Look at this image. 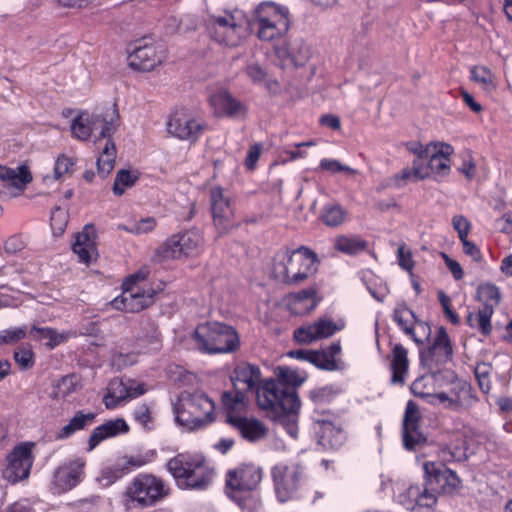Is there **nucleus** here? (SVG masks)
Listing matches in <instances>:
<instances>
[{
    "mask_svg": "<svg viewBox=\"0 0 512 512\" xmlns=\"http://www.w3.org/2000/svg\"><path fill=\"white\" fill-rule=\"evenodd\" d=\"M276 376V380L265 381L263 390L258 391L259 407L264 410L299 411L300 400L296 387L306 380V374L299 373L289 367L280 366L276 370Z\"/></svg>",
    "mask_w": 512,
    "mask_h": 512,
    "instance_id": "obj_1",
    "label": "nucleus"
},
{
    "mask_svg": "<svg viewBox=\"0 0 512 512\" xmlns=\"http://www.w3.org/2000/svg\"><path fill=\"white\" fill-rule=\"evenodd\" d=\"M319 259L317 254L305 246L296 250H280L273 258L275 279L287 285H300L316 274Z\"/></svg>",
    "mask_w": 512,
    "mask_h": 512,
    "instance_id": "obj_2",
    "label": "nucleus"
},
{
    "mask_svg": "<svg viewBox=\"0 0 512 512\" xmlns=\"http://www.w3.org/2000/svg\"><path fill=\"white\" fill-rule=\"evenodd\" d=\"M167 469L181 489L204 490L215 476L202 455L178 454L168 461Z\"/></svg>",
    "mask_w": 512,
    "mask_h": 512,
    "instance_id": "obj_3",
    "label": "nucleus"
},
{
    "mask_svg": "<svg viewBox=\"0 0 512 512\" xmlns=\"http://www.w3.org/2000/svg\"><path fill=\"white\" fill-rule=\"evenodd\" d=\"M93 132L98 133L94 144L98 153L97 168L102 177H106L114 169L116 145L111 138L119 126V114L115 107L102 113L91 114Z\"/></svg>",
    "mask_w": 512,
    "mask_h": 512,
    "instance_id": "obj_4",
    "label": "nucleus"
},
{
    "mask_svg": "<svg viewBox=\"0 0 512 512\" xmlns=\"http://www.w3.org/2000/svg\"><path fill=\"white\" fill-rule=\"evenodd\" d=\"M262 469L253 464H243L226 474V487L231 498L241 509L254 510L261 507L260 500L252 492L262 480Z\"/></svg>",
    "mask_w": 512,
    "mask_h": 512,
    "instance_id": "obj_5",
    "label": "nucleus"
},
{
    "mask_svg": "<svg viewBox=\"0 0 512 512\" xmlns=\"http://www.w3.org/2000/svg\"><path fill=\"white\" fill-rule=\"evenodd\" d=\"M215 404L205 394H182L173 406L177 423L193 431L215 420Z\"/></svg>",
    "mask_w": 512,
    "mask_h": 512,
    "instance_id": "obj_6",
    "label": "nucleus"
},
{
    "mask_svg": "<svg viewBox=\"0 0 512 512\" xmlns=\"http://www.w3.org/2000/svg\"><path fill=\"white\" fill-rule=\"evenodd\" d=\"M193 340L196 348L206 354L234 352L240 344L236 330L232 326L219 322L198 325L194 331Z\"/></svg>",
    "mask_w": 512,
    "mask_h": 512,
    "instance_id": "obj_7",
    "label": "nucleus"
},
{
    "mask_svg": "<svg viewBox=\"0 0 512 512\" xmlns=\"http://www.w3.org/2000/svg\"><path fill=\"white\" fill-rule=\"evenodd\" d=\"M252 24L257 28V36L260 40L279 39L290 28L289 10L272 1L261 2L253 12Z\"/></svg>",
    "mask_w": 512,
    "mask_h": 512,
    "instance_id": "obj_8",
    "label": "nucleus"
},
{
    "mask_svg": "<svg viewBox=\"0 0 512 512\" xmlns=\"http://www.w3.org/2000/svg\"><path fill=\"white\" fill-rule=\"evenodd\" d=\"M170 494V487L152 474H139L126 490V505L132 509H144L156 505Z\"/></svg>",
    "mask_w": 512,
    "mask_h": 512,
    "instance_id": "obj_9",
    "label": "nucleus"
},
{
    "mask_svg": "<svg viewBox=\"0 0 512 512\" xmlns=\"http://www.w3.org/2000/svg\"><path fill=\"white\" fill-rule=\"evenodd\" d=\"M278 501L285 503L296 498L305 480V467L299 462L278 463L271 469Z\"/></svg>",
    "mask_w": 512,
    "mask_h": 512,
    "instance_id": "obj_10",
    "label": "nucleus"
},
{
    "mask_svg": "<svg viewBox=\"0 0 512 512\" xmlns=\"http://www.w3.org/2000/svg\"><path fill=\"white\" fill-rule=\"evenodd\" d=\"M203 243L200 231L193 229L169 237L156 250L159 261L175 260L198 255Z\"/></svg>",
    "mask_w": 512,
    "mask_h": 512,
    "instance_id": "obj_11",
    "label": "nucleus"
},
{
    "mask_svg": "<svg viewBox=\"0 0 512 512\" xmlns=\"http://www.w3.org/2000/svg\"><path fill=\"white\" fill-rule=\"evenodd\" d=\"M426 485L443 494H453L461 488V480L456 472L442 463L426 461L423 463Z\"/></svg>",
    "mask_w": 512,
    "mask_h": 512,
    "instance_id": "obj_12",
    "label": "nucleus"
},
{
    "mask_svg": "<svg viewBox=\"0 0 512 512\" xmlns=\"http://www.w3.org/2000/svg\"><path fill=\"white\" fill-rule=\"evenodd\" d=\"M453 358V347L444 327H439L437 333L426 349L420 351L421 364L430 371H435L450 362Z\"/></svg>",
    "mask_w": 512,
    "mask_h": 512,
    "instance_id": "obj_13",
    "label": "nucleus"
},
{
    "mask_svg": "<svg viewBox=\"0 0 512 512\" xmlns=\"http://www.w3.org/2000/svg\"><path fill=\"white\" fill-rule=\"evenodd\" d=\"M34 446L35 444L31 442L21 443L7 456L3 476L8 482L14 484L29 476L34 460L32 455Z\"/></svg>",
    "mask_w": 512,
    "mask_h": 512,
    "instance_id": "obj_14",
    "label": "nucleus"
},
{
    "mask_svg": "<svg viewBox=\"0 0 512 512\" xmlns=\"http://www.w3.org/2000/svg\"><path fill=\"white\" fill-rule=\"evenodd\" d=\"M206 129L205 122L185 111L175 112L167 122L168 133L180 140L196 142Z\"/></svg>",
    "mask_w": 512,
    "mask_h": 512,
    "instance_id": "obj_15",
    "label": "nucleus"
},
{
    "mask_svg": "<svg viewBox=\"0 0 512 512\" xmlns=\"http://www.w3.org/2000/svg\"><path fill=\"white\" fill-rule=\"evenodd\" d=\"M210 205L213 223L220 235L226 234L235 227L234 209L229 197L224 194L220 187H213L210 190Z\"/></svg>",
    "mask_w": 512,
    "mask_h": 512,
    "instance_id": "obj_16",
    "label": "nucleus"
},
{
    "mask_svg": "<svg viewBox=\"0 0 512 512\" xmlns=\"http://www.w3.org/2000/svg\"><path fill=\"white\" fill-rule=\"evenodd\" d=\"M165 58V52L162 49L148 42L145 39L136 42L133 50L129 53V65L139 71H151L159 65Z\"/></svg>",
    "mask_w": 512,
    "mask_h": 512,
    "instance_id": "obj_17",
    "label": "nucleus"
},
{
    "mask_svg": "<svg viewBox=\"0 0 512 512\" xmlns=\"http://www.w3.org/2000/svg\"><path fill=\"white\" fill-rule=\"evenodd\" d=\"M154 291L144 287H123L120 296L112 301L117 310L136 313L149 307L153 303Z\"/></svg>",
    "mask_w": 512,
    "mask_h": 512,
    "instance_id": "obj_18",
    "label": "nucleus"
},
{
    "mask_svg": "<svg viewBox=\"0 0 512 512\" xmlns=\"http://www.w3.org/2000/svg\"><path fill=\"white\" fill-rule=\"evenodd\" d=\"M85 460L73 459L60 466L54 473L53 489L56 493L68 491L81 482L84 475Z\"/></svg>",
    "mask_w": 512,
    "mask_h": 512,
    "instance_id": "obj_19",
    "label": "nucleus"
},
{
    "mask_svg": "<svg viewBox=\"0 0 512 512\" xmlns=\"http://www.w3.org/2000/svg\"><path fill=\"white\" fill-rule=\"evenodd\" d=\"M419 420L418 406L408 401L403 419V444L408 450H414L426 442V437L419 430Z\"/></svg>",
    "mask_w": 512,
    "mask_h": 512,
    "instance_id": "obj_20",
    "label": "nucleus"
},
{
    "mask_svg": "<svg viewBox=\"0 0 512 512\" xmlns=\"http://www.w3.org/2000/svg\"><path fill=\"white\" fill-rule=\"evenodd\" d=\"M341 327L331 319H318L312 324L302 326L294 331V339L299 343L310 344L316 340L328 338Z\"/></svg>",
    "mask_w": 512,
    "mask_h": 512,
    "instance_id": "obj_21",
    "label": "nucleus"
},
{
    "mask_svg": "<svg viewBox=\"0 0 512 512\" xmlns=\"http://www.w3.org/2000/svg\"><path fill=\"white\" fill-rule=\"evenodd\" d=\"M234 389L242 392H255L258 397V391L263 390L261 384V372L258 366L243 363L234 370L232 378Z\"/></svg>",
    "mask_w": 512,
    "mask_h": 512,
    "instance_id": "obj_22",
    "label": "nucleus"
},
{
    "mask_svg": "<svg viewBox=\"0 0 512 512\" xmlns=\"http://www.w3.org/2000/svg\"><path fill=\"white\" fill-rule=\"evenodd\" d=\"M72 250L79 261L85 264H89L97 256L96 229L93 225H86L76 234Z\"/></svg>",
    "mask_w": 512,
    "mask_h": 512,
    "instance_id": "obj_23",
    "label": "nucleus"
},
{
    "mask_svg": "<svg viewBox=\"0 0 512 512\" xmlns=\"http://www.w3.org/2000/svg\"><path fill=\"white\" fill-rule=\"evenodd\" d=\"M432 148L428 155V164L431 176L442 178L450 173V156L453 153V147L447 143H432Z\"/></svg>",
    "mask_w": 512,
    "mask_h": 512,
    "instance_id": "obj_24",
    "label": "nucleus"
},
{
    "mask_svg": "<svg viewBox=\"0 0 512 512\" xmlns=\"http://www.w3.org/2000/svg\"><path fill=\"white\" fill-rule=\"evenodd\" d=\"M391 384L403 386L409 372L408 350L400 343L392 347L388 356Z\"/></svg>",
    "mask_w": 512,
    "mask_h": 512,
    "instance_id": "obj_25",
    "label": "nucleus"
},
{
    "mask_svg": "<svg viewBox=\"0 0 512 512\" xmlns=\"http://www.w3.org/2000/svg\"><path fill=\"white\" fill-rule=\"evenodd\" d=\"M227 421L249 442H258L267 436L266 426L256 419L229 415Z\"/></svg>",
    "mask_w": 512,
    "mask_h": 512,
    "instance_id": "obj_26",
    "label": "nucleus"
},
{
    "mask_svg": "<svg viewBox=\"0 0 512 512\" xmlns=\"http://www.w3.org/2000/svg\"><path fill=\"white\" fill-rule=\"evenodd\" d=\"M128 431L129 426L122 418L106 421L93 429L88 440V451L95 449L102 441Z\"/></svg>",
    "mask_w": 512,
    "mask_h": 512,
    "instance_id": "obj_27",
    "label": "nucleus"
},
{
    "mask_svg": "<svg viewBox=\"0 0 512 512\" xmlns=\"http://www.w3.org/2000/svg\"><path fill=\"white\" fill-rule=\"evenodd\" d=\"M209 102L218 116L234 117L243 110L242 104L225 89L214 91L209 97Z\"/></svg>",
    "mask_w": 512,
    "mask_h": 512,
    "instance_id": "obj_28",
    "label": "nucleus"
},
{
    "mask_svg": "<svg viewBox=\"0 0 512 512\" xmlns=\"http://www.w3.org/2000/svg\"><path fill=\"white\" fill-rule=\"evenodd\" d=\"M400 502L407 510H414L415 508L431 509L436 504L437 497L428 489L421 492L419 486H410L404 494L400 495Z\"/></svg>",
    "mask_w": 512,
    "mask_h": 512,
    "instance_id": "obj_29",
    "label": "nucleus"
},
{
    "mask_svg": "<svg viewBox=\"0 0 512 512\" xmlns=\"http://www.w3.org/2000/svg\"><path fill=\"white\" fill-rule=\"evenodd\" d=\"M316 294V289L310 287L290 295V311L296 315H303L312 311L317 306Z\"/></svg>",
    "mask_w": 512,
    "mask_h": 512,
    "instance_id": "obj_30",
    "label": "nucleus"
},
{
    "mask_svg": "<svg viewBox=\"0 0 512 512\" xmlns=\"http://www.w3.org/2000/svg\"><path fill=\"white\" fill-rule=\"evenodd\" d=\"M95 418L96 414L93 412L84 413L83 411H77L69 422L55 433V439L65 440L70 438L76 432L93 424Z\"/></svg>",
    "mask_w": 512,
    "mask_h": 512,
    "instance_id": "obj_31",
    "label": "nucleus"
},
{
    "mask_svg": "<svg viewBox=\"0 0 512 512\" xmlns=\"http://www.w3.org/2000/svg\"><path fill=\"white\" fill-rule=\"evenodd\" d=\"M393 320L415 343H423V341L416 336L414 331L413 323L416 321V316L414 312L407 307L406 303H397L393 311Z\"/></svg>",
    "mask_w": 512,
    "mask_h": 512,
    "instance_id": "obj_32",
    "label": "nucleus"
},
{
    "mask_svg": "<svg viewBox=\"0 0 512 512\" xmlns=\"http://www.w3.org/2000/svg\"><path fill=\"white\" fill-rule=\"evenodd\" d=\"M29 335L35 341H44L49 348L53 349L56 346L66 342L71 336V333H58L52 328L33 326L29 331Z\"/></svg>",
    "mask_w": 512,
    "mask_h": 512,
    "instance_id": "obj_33",
    "label": "nucleus"
},
{
    "mask_svg": "<svg viewBox=\"0 0 512 512\" xmlns=\"http://www.w3.org/2000/svg\"><path fill=\"white\" fill-rule=\"evenodd\" d=\"M129 401V395L126 388V382L115 378L111 380L107 386V392L103 398V402L107 409H113L118 405Z\"/></svg>",
    "mask_w": 512,
    "mask_h": 512,
    "instance_id": "obj_34",
    "label": "nucleus"
},
{
    "mask_svg": "<svg viewBox=\"0 0 512 512\" xmlns=\"http://www.w3.org/2000/svg\"><path fill=\"white\" fill-rule=\"evenodd\" d=\"M0 179L8 185L23 190L31 182L32 175L25 166H20L16 169L0 167Z\"/></svg>",
    "mask_w": 512,
    "mask_h": 512,
    "instance_id": "obj_35",
    "label": "nucleus"
},
{
    "mask_svg": "<svg viewBox=\"0 0 512 512\" xmlns=\"http://www.w3.org/2000/svg\"><path fill=\"white\" fill-rule=\"evenodd\" d=\"M494 309L492 305H483L477 313H470L467 317V323L472 328H478L482 334L488 335L491 332V316Z\"/></svg>",
    "mask_w": 512,
    "mask_h": 512,
    "instance_id": "obj_36",
    "label": "nucleus"
},
{
    "mask_svg": "<svg viewBox=\"0 0 512 512\" xmlns=\"http://www.w3.org/2000/svg\"><path fill=\"white\" fill-rule=\"evenodd\" d=\"M367 243L359 236L340 235L335 239L334 247L336 250L355 255L365 250Z\"/></svg>",
    "mask_w": 512,
    "mask_h": 512,
    "instance_id": "obj_37",
    "label": "nucleus"
},
{
    "mask_svg": "<svg viewBox=\"0 0 512 512\" xmlns=\"http://www.w3.org/2000/svg\"><path fill=\"white\" fill-rule=\"evenodd\" d=\"M344 440L345 435L341 429L336 428L330 422H323L321 424L320 441L324 446L337 449L342 446Z\"/></svg>",
    "mask_w": 512,
    "mask_h": 512,
    "instance_id": "obj_38",
    "label": "nucleus"
},
{
    "mask_svg": "<svg viewBox=\"0 0 512 512\" xmlns=\"http://www.w3.org/2000/svg\"><path fill=\"white\" fill-rule=\"evenodd\" d=\"M139 179V173L136 170L121 169L117 172L113 192L115 195H122L124 192L133 187Z\"/></svg>",
    "mask_w": 512,
    "mask_h": 512,
    "instance_id": "obj_39",
    "label": "nucleus"
},
{
    "mask_svg": "<svg viewBox=\"0 0 512 512\" xmlns=\"http://www.w3.org/2000/svg\"><path fill=\"white\" fill-rule=\"evenodd\" d=\"M233 18L234 16L230 14H227L226 16H217L210 18L208 29L211 37L215 41L222 44V41L225 37V34L227 33V30H229Z\"/></svg>",
    "mask_w": 512,
    "mask_h": 512,
    "instance_id": "obj_40",
    "label": "nucleus"
},
{
    "mask_svg": "<svg viewBox=\"0 0 512 512\" xmlns=\"http://www.w3.org/2000/svg\"><path fill=\"white\" fill-rule=\"evenodd\" d=\"M346 214V210L339 204L326 205L320 219L326 226L338 227L345 221Z\"/></svg>",
    "mask_w": 512,
    "mask_h": 512,
    "instance_id": "obj_41",
    "label": "nucleus"
},
{
    "mask_svg": "<svg viewBox=\"0 0 512 512\" xmlns=\"http://www.w3.org/2000/svg\"><path fill=\"white\" fill-rule=\"evenodd\" d=\"M428 403L432 405H441L443 408L450 410H458L462 405L460 395L454 390H451L449 393H432Z\"/></svg>",
    "mask_w": 512,
    "mask_h": 512,
    "instance_id": "obj_42",
    "label": "nucleus"
},
{
    "mask_svg": "<svg viewBox=\"0 0 512 512\" xmlns=\"http://www.w3.org/2000/svg\"><path fill=\"white\" fill-rule=\"evenodd\" d=\"M274 413L280 425L293 438L298 437L297 413L298 411H286L284 409L270 410Z\"/></svg>",
    "mask_w": 512,
    "mask_h": 512,
    "instance_id": "obj_43",
    "label": "nucleus"
},
{
    "mask_svg": "<svg viewBox=\"0 0 512 512\" xmlns=\"http://www.w3.org/2000/svg\"><path fill=\"white\" fill-rule=\"evenodd\" d=\"M90 121V114L85 112L78 115L71 124L72 135L79 140H87L93 132L92 123Z\"/></svg>",
    "mask_w": 512,
    "mask_h": 512,
    "instance_id": "obj_44",
    "label": "nucleus"
},
{
    "mask_svg": "<svg viewBox=\"0 0 512 512\" xmlns=\"http://www.w3.org/2000/svg\"><path fill=\"white\" fill-rule=\"evenodd\" d=\"M222 402L228 411V416L233 415V412L241 411L244 409L245 393L236 389L234 391L224 392L222 395Z\"/></svg>",
    "mask_w": 512,
    "mask_h": 512,
    "instance_id": "obj_45",
    "label": "nucleus"
},
{
    "mask_svg": "<svg viewBox=\"0 0 512 512\" xmlns=\"http://www.w3.org/2000/svg\"><path fill=\"white\" fill-rule=\"evenodd\" d=\"M126 474L128 473L125 469V466L123 465L121 459H118L113 465L103 469L99 481L102 483V485L108 486Z\"/></svg>",
    "mask_w": 512,
    "mask_h": 512,
    "instance_id": "obj_46",
    "label": "nucleus"
},
{
    "mask_svg": "<svg viewBox=\"0 0 512 512\" xmlns=\"http://www.w3.org/2000/svg\"><path fill=\"white\" fill-rule=\"evenodd\" d=\"M438 456L442 462L464 461L467 459L466 449L461 445H443L438 451Z\"/></svg>",
    "mask_w": 512,
    "mask_h": 512,
    "instance_id": "obj_47",
    "label": "nucleus"
},
{
    "mask_svg": "<svg viewBox=\"0 0 512 512\" xmlns=\"http://www.w3.org/2000/svg\"><path fill=\"white\" fill-rule=\"evenodd\" d=\"M471 79L483 89L491 91L495 88L492 72L484 66H475L471 69Z\"/></svg>",
    "mask_w": 512,
    "mask_h": 512,
    "instance_id": "obj_48",
    "label": "nucleus"
},
{
    "mask_svg": "<svg viewBox=\"0 0 512 512\" xmlns=\"http://www.w3.org/2000/svg\"><path fill=\"white\" fill-rule=\"evenodd\" d=\"M78 380L74 375L63 377L54 389V397L57 399H65L77 390Z\"/></svg>",
    "mask_w": 512,
    "mask_h": 512,
    "instance_id": "obj_49",
    "label": "nucleus"
},
{
    "mask_svg": "<svg viewBox=\"0 0 512 512\" xmlns=\"http://www.w3.org/2000/svg\"><path fill=\"white\" fill-rule=\"evenodd\" d=\"M478 296L484 305H492L494 309L495 305L500 302V291L499 288L491 283H486L478 288Z\"/></svg>",
    "mask_w": 512,
    "mask_h": 512,
    "instance_id": "obj_50",
    "label": "nucleus"
},
{
    "mask_svg": "<svg viewBox=\"0 0 512 512\" xmlns=\"http://www.w3.org/2000/svg\"><path fill=\"white\" fill-rule=\"evenodd\" d=\"M310 363L323 370L334 371L338 369L336 359H332L328 352L312 351Z\"/></svg>",
    "mask_w": 512,
    "mask_h": 512,
    "instance_id": "obj_51",
    "label": "nucleus"
},
{
    "mask_svg": "<svg viewBox=\"0 0 512 512\" xmlns=\"http://www.w3.org/2000/svg\"><path fill=\"white\" fill-rule=\"evenodd\" d=\"M289 53L294 64L301 66L309 59L310 48L305 42L299 40L291 45Z\"/></svg>",
    "mask_w": 512,
    "mask_h": 512,
    "instance_id": "obj_52",
    "label": "nucleus"
},
{
    "mask_svg": "<svg viewBox=\"0 0 512 512\" xmlns=\"http://www.w3.org/2000/svg\"><path fill=\"white\" fill-rule=\"evenodd\" d=\"M50 222L54 235H62L68 223L67 211L56 207L51 213Z\"/></svg>",
    "mask_w": 512,
    "mask_h": 512,
    "instance_id": "obj_53",
    "label": "nucleus"
},
{
    "mask_svg": "<svg viewBox=\"0 0 512 512\" xmlns=\"http://www.w3.org/2000/svg\"><path fill=\"white\" fill-rule=\"evenodd\" d=\"M75 159L65 154H61L57 157L54 166V176L56 179H60L65 175H71L75 165Z\"/></svg>",
    "mask_w": 512,
    "mask_h": 512,
    "instance_id": "obj_54",
    "label": "nucleus"
},
{
    "mask_svg": "<svg viewBox=\"0 0 512 512\" xmlns=\"http://www.w3.org/2000/svg\"><path fill=\"white\" fill-rule=\"evenodd\" d=\"M156 226V221L152 217H147L134 223L132 226L119 225L118 228L127 232L141 235L152 231Z\"/></svg>",
    "mask_w": 512,
    "mask_h": 512,
    "instance_id": "obj_55",
    "label": "nucleus"
},
{
    "mask_svg": "<svg viewBox=\"0 0 512 512\" xmlns=\"http://www.w3.org/2000/svg\"><path fill=\"white\" fill-rule=\"evenodd\" d=\"M244 28L238 25L233 18V21L225 34L222 44L230 47H236L241 44Z\"/></svg>",
    "mask_w": 512,
    "mask_h": 512,
    "instance_id": "obj_56",
    "label": "nucleus"
},
{
    "mask_svg": "<svg viewBox=\"0 0 512 512\" xmlns=\"http://www.w3.org/2000/svg\"><path fill=\"white\" fill-rule=\"evenodd\" d=\"M26 327H13L0 332V345L13 344L27 335Z\"/></svg>",
    "mask_w": 512,
    "mask_h": 512,
    "instance_id": "obj_57",
    "label": "nucleus"
},
{
    "mask_svg": "<svg viewBox=\"0 0 512 512\" xmlns=\"http://www.w3.org/2000/svg\"><path fill=\"white\" fill-rule=\"evenodd\" d=\"M246 73L255 84H264L269 88L271 87L272 82L268 79L266 71L260 65L256 63L247 65Z\"/></svg>",
    "mask_w": 512,
    "mask_h": 512,
    "instance_id": "obj_58",
    "label": "nucleus"
},
{
    "mask_svg": "<svg viewBox=\"0 0 512 512\" xmlns=\"http://www.w3.org/2000/svg\"><path fill=\"white\" fill-rule=\"evenodd\" d=\"M319 169L328 171L330 173H341L345 172L351 175H355L357 171L349 166L343 165L336 159H322L319 163Z\"/></svg>",
    "mask_w": 512,
    "mask_h": 512,
    "instance_id": "obj_59",
    "label": "nucleus"
},
{
    "mask_svg": "<svg viewBox=\"0 0 512 512\" xmlns=\"http://www.w3.org/2000/svg\"><path fill=\"white\" fill-rule=\"evenodd\" d=\"M397 261L399 266L407 271L412 272L415 262L411 250L406 246L405 243H401L397 249Z\"/></svg>",
    "mask_w": 512,
    "mask_h": 512,
    "instance_id": "obj_60",
    "label": "nucleus"
},
{
    "mask_svg": "<svg viewBox=\"0 0 512 512\" xmlns=\"http://www.w3.org/2000/svg\"><path fill=\"white\" fill-rule=\"evenodd\" d=\"M431 382V379L426 376L418 377L411 384V392L414 396L429 400L432 392L428 389V384Z\"/></svg>",
    "mask_w": 512,
    "mask_h": 512,
    "instance_id": "obj_61",
    "label": "nucleus"
},
{
    "mask_svg": "<svg viewBox=\"0 0 512 512\" xmlns=\"http://www.w3.org/2000/svg\"><path fill=\"white\" fill-rule=\"evenodd\" d=\"M428 156L416 157L412 163V170L414 174V180H423L431 177L428 161L425 159Z\"/></svg>",
    "mask_w": 512,
    "mask_h": 512,
    "instance_id": "obj_62",
    "label": "nucleus"
},
{
    "mask_svg": "<svg viewBox=\"0 0 512 512\" xmlns=\"http://www.w3.org/2000/svg\"><path fill=\"white\" fill-rule=\"evenodd\" d=\"M16 363L22 369H29L34 365V353L30 348L21 347L14 353Z\"/></svg>",
    "mask_w": 512,
    "mask_h": 512,
    "instance_id": "obj_63",
    "label": "nucleus"
},
{
    "mask_svg": "<svg viewBox=\"0 0 512 512\" xmlns=\"http://www.w3.org/2000/svg\"><path fill=\"white\" fill-rule=\"evenodd\" d=\"M133 417L139 424L147 428L152 420L150 407L145 403L138 405L134 409Z\"/></svg>",
    "mask_w": 512,
    "mask_h": 512,
    "instance_id": "obj_64",
    "label": "nucleus"
}]
</instances>
